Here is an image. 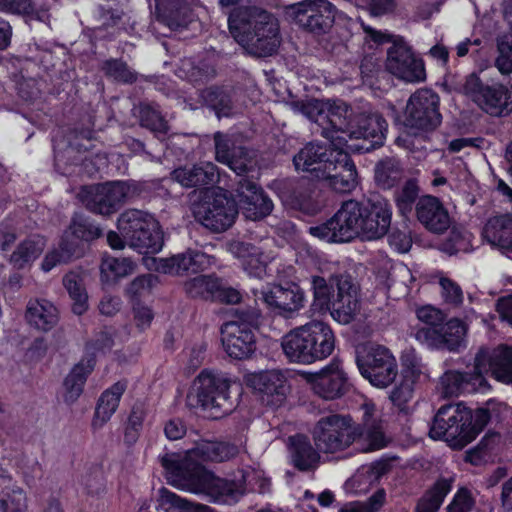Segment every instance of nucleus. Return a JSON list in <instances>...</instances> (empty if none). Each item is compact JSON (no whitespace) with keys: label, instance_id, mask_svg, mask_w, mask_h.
<instances>
[{"label":"nucleus","instance_id":"obj_23","mask_svg":"<svg viewBox=\"0 0 512 512\" xmlns=\"http://www.w3.org/2000/svg\"><path fill=\"white\" fill-rule=\"evenodd\" d=\"M221 334L223 348L233 359H248L256 350L255 334L249 328L225 323L221 327Z\"/></svg>","mask_w":512,"mask_h":512},{"label":"nucleus","instance_id":"obj_29","mask_svg":"<svg viewBox=\"0 0 512 512\" xmlns=\"http://www.w3.org/2000/svg\"><path fill=\"white\" fill-rule=\"evenodd\" d=\"M336 154V147L331 146L328 149L326 146L316 142H310L305 145L293 158V163L296 170L307 171L315 174L319 179L321 170L326 167L328 161H333Z\"/></svg>","mask_w":512,"mask_h":512},{"label":"nucleus","instance_id":"obj_13","mask_svg":"<svg viewBox=\"0 0 512 512\" xmlns=\"http://www.w3.org/2000/svg\"><path fill=\"white\" fill-rule=\"evenodd\" d=\"M474 364L481 375L490 373L498 382L512 385V345L482 346L475 354Z\"/></svg>","mask_w":512,"mask_h":512},{"label":"nucleus","instance_id":"obj_50","mask_svg":"<svg viewBox=\"0 0 512 512\" xmlns=\"http://www.w3.org/2000/svg\"><path fill=\"white\" fill-rule=\"evenodd\" d=\"M136 264L130 258L106 257L101 263L102 277L107 281L117 280L131 275Z\"/></svg>","mask_w":512,"mask_h":512},{"label":"nucleus","instance_id":"obj_18","mask_svg":"<svg viewBox=\"0 0 512 512\" xmlns=\"http://www.w3.org/2000/svg\"><path fill=\"white\" fill-rule=\"evenodd\" d=\"M387 70L406 82H420L425 79V68L421 59L415 57L411 49L403 43H393L388 49Z\"/></svg>","mask_w":512,"mask_h":512},{"label":"nucleus","instance_id":"obj_16","mask_svg":"<svg viewBox=\"0 0 512 512\" xmlns=\"http://www.w3.org/2000/svg\"><path fill=\"white\" fill-rule=\"evenodd\" d=\"M347 148H336L333 161H328L319 179L327 183L334 191L339 193L351 192L357 186V171L351 161Z\"/></svg>","mask_w":512,"mask_h":512},{"label":"nucleus","instance_id":"obj_33","mask_svg":"<svg viewBox=\"0 0 512 512\" xmlns=\"http://www.w3.org/2000/svg\"><path fill=\"white\" fill-rule=\"evenodd\" d=\"M229 251L241 259L244 270L253 277L263 278L267 273L268 256L249 243L233 241L229 244Z\"/></svg>","mask_w":512,"mask_h":512},{"label":"nucleus","instance_id":"obj_15","mask_svg":"<svg viewBox=\"0 0 512 512\" xmlns=\"http://www.w3.org/2000/svg\"><path fill=\"white\" fill-rule=\"evenodd\" d=\"M466 327L459 319L442 323L439 328L422 327L415 333V338L432 349L456 351L464 344Z\"/></svg>","mask_w":512,"mask_h":512},{"label":"nucleus","instance_id":"obj_51","mask_svg":"<svg viewBox=\"0 0 512 512\" xmlns=\"http://www.w3.org/2000/svg\"><path fill=\"white\" fill-rule=\"evenodd\" d=\"M158 508L163 512H200L201 505H194L166 488L159 491Z\"/></svg>","mask_w":512,"mask_h":512},{"label":"nucleus","instance_id":"obj_32","mask_svg":"<svg viewBox=\"0 0 512 512\" xmlns=\"http://www.w3.org/2000/svg\"><path fill=\"white\" fill-rule=\"evenodd\" d=\"M159 23L170 30L185 28L192 21V10L186 0H154Z\"/></svg>","mask_w":512,"mask_h":512},{"label":"nucleus","instance_id":"obj_53","mask_svg":"<svg viewBox=\"0 0 512 512\" xmlns=\"http://www.w3.org/2000/svg\"><path fill=\"white\" fill-rule=\"evenodd\" d=\"M286 200L294 207L306 209L313 194V187L308 179L289 182L286 185Z\"/></svg>","mask_w":512,"mask_h":512},{"label":"nucleus","instance_id":"obj_43","mask_svg":"<svg viewBox=\"0 0 512 512\" xmlns=\"http://www.w3.org/2000/svg\"><path fill=\"white\" fill-rule=\"evenodd\" d=\"M149 225L155 227L156 220L150 214L137 209L123 212L118 219V229L126 243L129 240H139L136 238V234Z\"/></svg>","mask_w":512,"mask_h":512},{"label":"nucleus","instance_id":"obj_59","mask_svg":"<svg viewBox=\"0 0 512 512\" xmlns=\"http://www.w3.org/2000/svg\"><path fill=\"white\" fill-rule=\"evenodd\" d=\"M495 67L502 75L512 74V33L497 38Z\"/></svg>","mask_w":512,"mask_h":512},{"label":"nucleus","instance_id":"obj_44","mask_svg":"<svg viewBox=\"0 0 512 512\" xmlns=\"http://www.w3.org/2000/svg\"><path fill=\"white\" fill-rule=\"evenodd\" d=\"M94 368V360H82L76 364L64 380V400L73 403L83 391L87 376Z\"/></svg>","mask_w":512,"mask_h":512},{"label":"nucleus","instance_id":"obj_31","mask_svg":"<svg viewBox=\"0 0 512 512\" xmlns=\"http://www.w3.org/2000/svg\"><path fill=\"white\" fill-rule=\"evenodd\" d=\"M249 385L260 393L273 397V405H279L289 392L286 375L280 370L262 371L252 374L248 379Z\"/></svg>","mask_w":512,"mask_h":512},{"label":"nucleus","instance_id":"obj_11","mask_svg":"<svg viewBox=\"0 0 512 512\" xmlns=\"http://www.w3.org/2000/svg\"><path fill=\"white\" fill-rule=\"evenodd\" d=\"M439 96L430 89H419L413 93L405 109L404 125L417 131H432L442 121L439 112Z\"/></svg>","mask_w":512,"mask_h":512},{"label":"nucleus","instance_id":"obj_58","mask_svg":"<svg viewBox=\"0 0 512 512\" xmlns=\"http://www.w3.org/2000/svg\"><path fill=\"white\" fill-rule=\"evenodd\" d=\"M290 106L295 113L302 114L309 120L318 123L321 128L323 127L325 108L327 107L326 101L317 99L293 101Z\"/></svg>","mask_w":512,"mask_h":512},{"label":"nucleus","instance_id":"obj_57","mask_svg":"<svg viewBox=\"0 0 512 512\" xmlns=\"http://www.w3.org/2000/svg\"><path fill=\"white\" fill-rule=\"evenodd\" d=\"M26 494L20 487H7L0 494V512H25Z\"/></svg>","mask_w":512,"mask_h":512},{"label":"nucleus","instance_id":"obj_17","mask_svg":"<svg viewBox=\"0 0 512 512\" xmlns=\"http://www.w3.org/2000/svg\"><path fill=\"white\" fill-rule=\"evenodd\" d=\"M387 122L378 113L361 114L357 122L352 124L348 140H360L363 142L360 145H349L345 148L350 150H358L368 152L378 146H381L385 139L387 132Z\"/></svg>","mask_w":512,"mask_h":512},{"label":"nucleus","instance_id":"obj_25","mask_svg":"<svg viewBox=\"0 0 512 512\" xmlns=\"http://www.w3.org/2000/svg\"><path fill=\"white\" fill-rule=\"evenodd\" d=\"M443 394L447 397L458 395L462 392H485L490 385L478 371L475 366L472 372L447 371L440 379Z\"/></svg>","mask_w":512,"mask_h":512},{"label":"nucleus","instance_id":"obj_63","mask_svg":"<svg viewBox=\"0 0 512 512\" xmlns=\"http://www.w3.org/2000/svg\"><path fill=\"white\" fill-rule=\"evenodd\" d=\"M80 485L83 493L98 496L105 491L103 472L99 467L87 470L81 475Z\"/></svg>","mask_w":512,"mask_h":512},{"label":"nucleus","instance_id":"obj_21","mask_svg":"<svg viewBox=\"0 0 512 512\" xmlns=\"http://www.w3.org/2000/svg\"><path fill=\"white\" fill-rule=\"evenodd\" d=\"M238 204L245 218L256 221L269 215L273 209L272 200L253 181L246 178L238 182L236 189Z\"/></svg>","mask_w":512,"mask_h":512},{"label":"nucleus","instance_id":"obj_61","mask_svg":"<svg viewBox=\"0 0 512 512\" xmlns=\"http://www.w3.org/2000/svg\"><path fill=\"white\" fill-rule=\"evenodd\" d=\"M64 234H68L70 239H74L78 243V249H80V240L91 241L101 236L102 231L99 227L93 225L86 219H74L69 227V231Z\"/></svg>","mask_w":512,"mask_h":512},{"label":"nucleus","instance_id":"obj_20","mask_svg":"<svg viewBox=\"0 0 512 512\" xmlns=\"http://www.w3.org/2000/svg\"><path fill=\"white\" fill-rule=\"evenodd\" d=\"M333 281L337 287V293L334 294L327 309L330 310L334 320L341 324H348L359 308L357 287L348 275L335 276Z\"/></svg>","mask_w":512,"mask_h":512},{"label":"nucleus","instance_id":"obj_8","mask_svg":"<svg viewBox=\"0 0 512 512\" xmlns=\"http://www.w3.org/2000/svg\"><path fill=\"white\" fill-rule=\"evenodd\" d=\"M200 196V201L192 204L197 221L214 232H223L232 226L238 214L234 200L208 189L201 190Z\"/></svg>","mask_w":512,"mask_h":512},{"label":"nucleus","instance_id":"obj_64","mask_svg":"<svg viewBox=\"0 0 512 512\" xmlns=\"http://www.w3.org/2000/svg\"><path fill=\"white\" fill-rule=\"evenodd\" d=\"M389 471V464L386 462H375L368 466L361 467L354 480L358 483H368L372 485L379 481V479Z\"/></svg>","mask_w":512,"mask_h":512},{"label":"nucleus","instance_id":"obj_28","mask_svg":"<svg viewBox=\"0 0 512 512\" xmlns=\"http://www.w3.org/2000/svg\"><path fill=\"white\" fill-rule=\"evenodd\" d=\"M260 294V298L268 306L290 313L302 308L305 300L304 292L295 283H288L285 286L273 285L262 290Z\"/></svg>","mask_w":512,"mask_h":512},{"label":"nucleus","instance_id":"obj_62","mask_svg":"<svg viewBox=\"0 0 512 512\" xmlns=\"http://www.w3.org/2000/svg\"><path fill=\"white\" fill-rule=\"evenodd\" d=\"M334 278L335 276L330 279L331 283L328 284L321 276L313 275L311 277V289L313 291L314 301L321 309H327L329 304H331V300L334 296Z\"/></svg>","mask_w":512,"mask_h":512},{"label":"nucleus","instance_id":"obj_39","mask_svg":"<svg viewBox=\"0 0 512 512\" xmlns=\"http://www.w3.org/2000/svg\"><path fill=\"white\" fill-rule=\"evenodd\" d=\"M127 388L125 381H118L105 390L98 400L93 419V427L101 428L118 408L120 399Z\"/></svg>","mask_w":512,"mask_h":512},{"label":"nucleus","instance_id":"obj_14","mask_svg":"<svg viewBox=\"0 0 512 512\" xmlns=\"http://www.w3.org/2000/svg\"><path fill=\"white\" fill-rule=\"evenodd\" d=\"M324 114V125L320 134L329 140L330 145L336 148H345L348 135L352 127V111L341 100H327Z\"/></svg>","mask_w":512,"mask_h":512},{"label":"nucleus","instance_id":"obj_30","mask_svg":"<svg viewBox=\"0 0 512 512\" xmlns=\"http://www.w3.org/2000/svg\"><path fill=\"white\" fill-rule=\"evenodd\" d=\"M416 216L421 224L434 233H442L450 225V217L438 198L423 196L416 203Z\"/></svg>","mask_w":512,"mask_h":512},{"label":"nucleus","instance_id":"obj_3","mask_svg":"<svg viewBox=\"0 0 512 512\" xmlns=\"http://www.w3.org/2000/svg\"><path fill=\"white\" fill-rule=\"evenodd\" d=\"M222 8L233 7L228 13L229 31L250 54L272 55L280 45L277 19L265 9L243 0H219Z\"/></svg>","mask_w":512,"mask_h":512},{"label":"nucleus","instance_id":"obj_54","mask_svg":"<svg viewBox=\"0 0 512 512\" xmlns=\"http://www.w3.org/2000/svg\"><path fill=\"white\" fill-rule=\"evenodd\" d=\"M186 293L192 298H214L218 289V278L200 275L188 280L184 285Z\"/></svg>","mask_w":512,"mask_h":512},{"label":"nucleus","instance_id":"obj_34","mask_svg":"<svg viewBox=\"0 0 512 512\" xmlns=\"http://www.w3.org/2000/svg\"><path fill=\"white\" fill-rule=\"evenodd\" d=\"M209 263L208 256L201 251L187 250L170 258L161 259L157 269L163 273L180 275L197 272Z\"/></svg>","mask_w":512,"mask_h":512},{"label":"nucleus","instance_id":"obj_41","mask_svg":"<svg viewBox=\"0 0 512 512\" xmlns=\"http://www.w3.org/2000/svg\"><path fill=\"white\" fill-rule=\"evenodd\" d=\"M310 341L313 354V362L330 356L335 348V336L330 326L319 320L310 321Z\"/></svg>","mask_w":512,"mask_h":512},{"label":"nucleus","instance_id":"obj_4","mask_svg":"<svg viewBox=\"0 0 512 512\" xmlns=\"http://www.w3.org/2000/svg\"><path fill=\"white\" fill-rule=\"evenodd\" d=\"M231 380L223 373L204 370L194 380L187 395V405L201 408L218 418L234 409L230 396Z\"/></svg>","mask_w":512,"mask_h":512},{"label":"nucleus","instance_id":"obj_40","mask_svg":"<svg viewBox=\"0 0 512 512\" xmlns=\"http://www.w3.org/2000/svg\"><path fill=\"white\" fill-rule=\"evenodd\" d=\"M81 249H78V243L74 239H70L68 234H64L57 246L53 247L46 253L42 262L41 269L49 272L58 265L71 262L73 259L80 257Z\"/></svg>","mask_w":512,"mask_h":512},{"label":"nucleus","instance_id":"obj_10","mask_svg":"<svg viewBox=\"0 0 512 512\" xmlns=\"http://www.w3.org/2000/svg\"><path fill=\"white\" fill-rule=\"evenodd\" d=\"M287 12L301 29L323 35L333 27L337 8L329 0H302L290 5Z\"/></svg>","mask_w":512,"mask_h":512},{"label":"nucleus","instance_id":"obj_22","mask_svg":"<svg viewBox=\"0 0 512 512\" xmlns=\"http://www.w3.org/2000/svg\"><path fill=\"white\" fill-rule=\"evenodd\" d=\"M362 423L353 430L356 431V440L362 444L365 452L379 450L387 446L388 438L378 411L373 403L362 405Z\"/></svg>","mask_w":512,"mask_h":512},{"label":"nucleus","instance_id":"obj_60","mask_svg":"<svg viewBox=\"0 0 512 512\" xmlns=\"http://www.w3.org/2000/svg\"><path fill=\"white\" fill-rule=\"evenodd\" d=\"M419 187L415 180L410 179L396 192L395 202L399 212L406 216L411 213L413 205L418 199Z\"/></svg>","mask_w":512,"mask_h":512},{"label":"nucleus","instance_id":"obj_27","mask_svg":"<svg viewBox=\"0 0 512 512\" xmlns=\"http://www.w3.org/2000/svg\"><path fill=\"white\" fill-rule=\"evenodd\" d=\"M310 322L294 328L287 333L281 342L286 357L295 363H313V345H311Z\"/></svg>","mask_w":512,"mask_h":512},{"label":"nucleus","instance_id":"obj_36","mask_svg":"<svg viewBox=\"0 0 512 512\" xmlns=\"http://www.w3.org/2000/svg\"><path fill=\"white\" fill-rule=\"evenodd\" d=\"M484 236L503 254L512 253V214L490 218L484 227Z\"/></svg>","mask_w":512,"mask_h":512},{"label":"nucleus","instance_id":"obj_37","mask_svg":"<svg viewBox=\"0 0 512 512\" xmlns=\"http://www.w3.org/2000/svg\"><path fill=\"white\" fill-rule=\"evenodd\" d=\"M289 457L291 464L299 471H312L319 463L320 455L304 435L289 437Z\"/></svg>","mask_w":512,"mask_h":512},{"label":"nucleus","instance_id":"obj_7","mask_svg":"<svg viewBox=\"0 0 512 512\" xmlns=\"http://www.w3.org/2000/svg\"><path fill=\"white\" fill-rule=\"evenodd\" d=\"M355 361L361 375L378 388L389 386L398 373L395 357L388 348L381 345L358 347Z\"/></svg>","mask_w":512,"mask_h":512},{"label":"nucleus","instance_id":"obj_1","mask_svg":"<svg viewBox=\"0 0 512 512\" xmlns=\"http://www.w3.org/2000/svg\"><path fill=\"white\" fill-rule=\"evenodd\" d=\"M236 448L223 442L201 440L186 451L185 456L166 453L160 462L171 485L195 494L203 495L209 501L235 504L244 495L242 484L215 476L199 462H222L230 459Z\"/></svg>","mask_w":512,"mask_h":512},{"label":"nucleus","instance_id":"obj_49","mask_svg":"<svg viewBox=\"0 0 512 512\" xmlns=\"http://www.w3.org/2000/svg\"><path fill=\"white\" fill-rule=\"evenodd\" d=\"M420 371L414 367H405L401 373V380L391 391L390 399L400 409L412 399L413 387Z\"/></svg>","mask_w":512,"mask_h":512},{"label":"nucleus","instance_id":"obj_47","mask_svg":"<svg viewBox=\"0 0 512 512\" xmlns=\"http://www.w3.org/2000/svg\"><path fill=\"white\" fill-rule=\"evenodd\" d=\"M63 285L73 302L72 311L74 314H84L88 309V295L83 279L78 274L70 272L63 277Z\"/></svg>","mask_w":512,"mask_h":512},{"label":"nucleus","instance_id":"obj_24","mask_svg":"<svg viewBox=\"0 0 512 512\" xmlns=\"http://www.w3.org/2000/svg\"><path fill=\"white\" fill-rule=\"evenodd\" d=\"M311 383L314 392L325 399H335L342 396L348 386L346 373L337 361H332L319 373L315 374Z\"/></svg>","mask_w":512,"mask_h":512},{"label":"nucleus","instance_id":"obj_12","mask_svg":"<svg viewBox=\"0 0 512 512\" xmlns=\"http://www.w3.org/2000/svg\"><path fill=\"white\" fill-rule=\"evenodd\" d=\"M129 191L130 188L125 182L115 181L84 188L80 197L91 212L110 215L125 203Z\"/></svg>","mask_w":512,"mask_h":512},{"label":"nucleus","instance_id":"obj_6","mask_svg":"<svg viewBox=\"0 0 512 512\" xmlns=\"http://www.w3.org/2000/svg\"><path fill=\"white\" fill-rule=\"evenodd\" d=\"M429 435L433 439H445L454 446L467 445L475 439L471 412L459 404L442 406L434 417Z\"/></svg>","mask_w":512,"mask_h":512},{"label":"nucleus","instance_id":"obj_38","mask_svg":"<svg viewBox=\"0 0 512 512\" xmlns=\"http://www.w3.org/2000/svg\"><path fill=\"white\" fill-rule=\"evenodd\" d=\"M46 246V240L40 235H32L17 244L8 257V263L16 270H22L32 265L41 255Z\"/></svg>","mask_w":512,"mask_h":512},{"label":"nucleus","instance_id":"obj_26","mask_svg":"<svg viewBox=\"0 0 512 512\" xmlns=\"http://www.w3.org/2000/svg\"><path fill=\"white\" fill-rule=\"evenodd\" d=\"M171 177L185 188H204L218 181L219 172L214 163L204 161L179 167L172 171Z\"/></svg>","mask_w":512,"mask_h":512},{"label":"nucleus","instance_id":"obj_19","mask_svg":"<svg viewBox=\"0 0 512 512\" xmlns=\"http://www.w3.org/2000/svg\"><path fill=\"white\" fill-rule=\"evenodd\" d=\"M215 159L227 165L237 175H242L256 166V153L242 146H235L232 139L222 132L214 134Z\"/></svg>","mask_w":512,"mask_h":512},{"label":"nucleus","instance_id":"obj_42","mask_svg":"<svg viewBox=\"0 0 512 512\" xmlns=\"http://www.w3.org/2000/svg\"><path fill=\"white\" fill-rule=\"evenodd\" d=\"M454 481V475L440 477L418 500L415 512H437L451 491Z\"/></svg>","mask_w":512,"mask_h":512},{"label":"nucleus","instance_id":"obj_45","mask_svg":"<svg viewBox=\"0 0 512 512\" xmlns=\"http://www.w3.org/2000/svg\"><path fill=\"white\" fill-rule=\"evenodd\" d=\"M202 98L215 111L218 118L230 117L236 113L232 91L210 87L202 92Z\"/></svg>","mask_w":512,"mask_h":512},{"label":"nucleus","instance_id":"obj_9","mask_svg":"<svg viewBox=\"0 0 512 512\" xmlns=\"http://www.w3.org/2000/svg\"><path fill=\"white\" fill-rule=\"evenodd\" d=\"M312 435L315 446L323 453L343 451L356 441L351 419L338 414L321 417Z\"/></svg>","mask_w":512,"mask_h":512},{"label":"nucleus","instance_id":"obj_2","mask_svg":"<svg viewBox=\"0 0 512 512\" xmlns=\"http://www.w3.org/2000/svg\"><path fill=\"white\" fill-rule=\"evenodd\" d=\"M389 202L372 196L364 201H344L325 223L311 226L309 233L328 243H347L355 238L375 240L383 237L391 225Z\"/></svg>","mask_w":512,"mask_h":512},{"label":"nucleus","instance_id":"obj_52","mask_svg":"<svg viewBox=\"0 0 512 512\" xmlns=\"http://www.w3.org/2000/svg\"><path fill=\"white\" fill-rule=\"evenodd\" d=\"M180 72L184 77L193 83H204L212 79L215 74L214 66L207 61L195 62L191 59H185L181 62Z\"/></svg>","mask_w":512,"mask_h":512},{"label":"nucleus","instance_id":"obj_56","mask_svg":"<svg viewBox=\"0 0 512 512\" xmlns=\"http://www.w3.org/2000/svg\"><path fill=\"white\" fill-rule=\"evenodd\" d=\"M0 12L27 15L39 21H45L48 18L45 10H35L31 0H0Z\"/></svg>","mask_w":512,"mask_h":512},{"label":"nucleus","instance_id":"obj_35","mask_svg":"<svg viewBox=\"0 0 512 512\" xmlns=\"http://www.w3.org/2000/svg\"><path fill=\"white\" fill-rule=\"evenodd\" d=\"M26 319L34 328L47 332L57 325L59 310L47 299H31L26 307Z\"/></svg>","mask_w":512,"mask_h":512},{"label":"nucleus","instance_id":"obj_55","mask_svg":"<svg viewBox=\"0 0 512 512\" xmlns=\"http://www.w3.org/2000/svg\"><path fill=\"white\" fill-rule=\"evenodd\" d=\"M138 110V117L142 127L149 129L155 134L167 133L168 124L158 108L151 104H141Z\"/></svg>","mask_w":512,"mask_h":512},{"label":"nucleus","instance_id":"obj_5","mask_svg":"<svg viewBox=\"0 0 512 512\" xmlns=\"http://www.w3.org/2000/svg\"><path fill=\"white\" fill-rule=\"evenodd\" d=\"M462 92L493 117L507 116L512 112V91L504 84L483 81L477 73L465 78Z\"/></svg>","mask_w":512,"mask_h":512},{"label":"nucleus","instance_id":"obj_46","mask_svg":"<svg viewBox=\"0 0 512 512\" xmlns=\"http://www.w3.org/2000/svg\"><path fill=\"white\" fill-rule=\"evenodd\" d=\"M374 172L377 185L390 189L402 179L404 170L398 159L386 157L376 164Z\"/></svg>","mask_w":512,"mask_h":512},{"label":"nucleus","instance_id":"obj_48","mask_svg":"<svg viewBox=\"0 0 512 512\" xmlns=\"http://www.w3.org/2000/svg\"><path fill=\"white\" fill-rule=\"evenodd\" d=\"M136 238L139 240H129L127 244L139 253H157L162 249L163 238L157 221L155 227L149 225L140 230Z\"/></svg>","mask_w":512,"mask_h":512}]
</instances>
